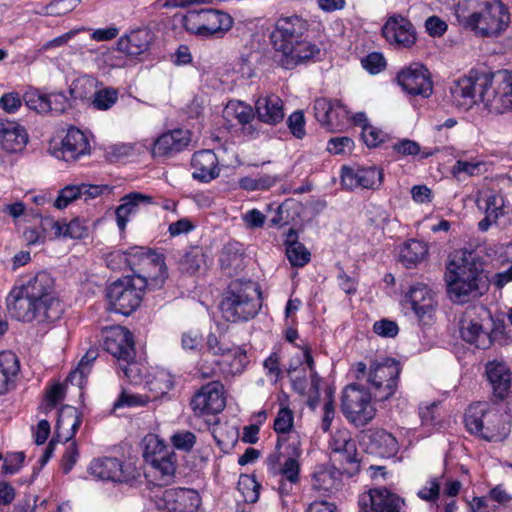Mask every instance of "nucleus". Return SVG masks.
Returning <instances> with one entry per match:
<instances>
[{
	"label": "nucleus",
	"mask_w": 512,
	"mask_h": 512,
	"mask_svg": "<svg viewBox=\"0 0 512 512\" xmlns=\"http://www.w3.org/2000/svg\"><path fill=\"white\" fill-rule=\"evenodd\" d=\"M204 263V254L201 248L191 247L178 260V269L183 274L194 275Z\"/></svg>",
	"instance_id": "obj_41"
},
{
	"label": "nucleus",
	"mask_w": 512,
	"mask_h": 512,
	"mask_svg": "<svg viewBox=\"0 0 512 512\" xmlns=\"http://www.w3.org/2000/svg\"><path fill=\"white\" fill-rule=\"evenodd\" d=\"M293 421L292 410L287 407L281 408L274 420V430L279 434L278 436H286L293 428Z\"/></svg>",
	"instance_id": "obj_47"
},
{
	"label": "nucleus",
	"mask_w": 512,
	"mask_h": 512,
	"mask_svg": "<svg viewBox=\"0 0 512 512\" xmlns=\"http://www.w3.org/2000/svg\"><path fill=\"white\" fill-rule=\"evenodd\" d=\"M228 108L233 110L235 118L242 125L250 124L256 115L255 109L252 106L241 101L230 102Z\"/></svg>",
	"instance_id": "obj_50"
},
{
	"label": "nucleus",
	"mask_w": 512,
	"mask_h": 512,
	"mask_svg": "<svg viewBox=\"0 0 512 512\" xmlns=\"http://www.w3.org/2000/svg\"><path fill=\"white\" fill-rule=\"evenodd\" d=\"M223 385L212 381L203 385L191 399L190 405L196 416L213 415L225 408Z\"/></svg>",
	"instance_id": "obj_17"
},
{
	"label": "nucleus",
	"mask_w": 512,
	"mask_h": 512,
	"mask_svg": "<svg viewBox=\"0 0 512 512\" xmlns=\"http://www.w3.org/2000/svg\"><path fill=\"white\" fill-rule=\"evenodd\" d=\"M261 308L260 293L253 281H231L223 295L220 310L229 322L254 318Z\"/></svg>",
	"instance_id": "obj_4"
},
{
	"label": "nucleus",
	"mask_w": 512,
	"mask_h": 512,
	"mask_svg": "<svg viewBox=\"0 0 512 512\" xmlns=\"http://www.w3.org/2000/svg\"><path fill=\"white\" fill-rule=\"evenodd\" d=\"M170 440L176 449L184 452H190L196 443V436L190 431L182 430L175 432L170 437Z\"/></svg>",
	"instance_id": "obj_51"
},
{
	"label": "nucleus",
	"mask_w": 512,
	"mask_h": 512,
	"mask_svg": "<svg viewBox=\"0 0 512 512\" xmlns=\"http://www.w3.org/2000/svg\"><path fill=\"white\" fill-rule=\"evenodd\" d=\"M368 439L370 452L380 457L394 456L398 450L396 438L383 429L371 431Z\"/></svg>",
	"instance_id": "obj_35"
},
{
	"label": "nucleus",
	"mask_w": 512,
	"mask_h": 512,
	"mask_svg": "<svg viewBox=\"0 0 512 512\" xmlns=\"http://www.w3.org/2000/svg\"><path fill=\"white\" fill-rule=\"evenodd\" d=\"M261 488L253 476L244 475L240 477L238 489L242 492L245 502L255 503L259 498V490Z\"/></svg>",
	"instance_id": "obj_46"
},
{
	"label": "nucleus",
	"mask_w": 512,
	"mask_h": 512,
	"mask_svg": "<svg viewBox=\"0 0 512 512\" xmlns=\"http://www.w3.org/2000/svg\"><path fill=\"white\" fill-rule=\"evenodd\" d=\"M81 0H53L39 12L45 16H61L74 10Z\"/></svg>",
	"instance_id": "obj_45"
},
{
	"label": "nucleus",
	"mask_w": 512,
	"mask_h": 512,
	"mask_svg": "<svg viewBox=\"0 0 512 512\" xmlns=\"http://www.w3.org/2000/svg\"><path fill=\"white\" fill-rule=\"evenodd\" d=\"M373 331L382 337H395L398 334L399 328L396 322L382 319L374 323Z\"/></svg>",
	"instance_id": "obj_61"
},
{
	"label": "nucleus",
	"mask_w": 512,
	"mask_h": 512,
	"mask_svg": "<svg viewBox=\"0 0 512 512\" xmlns=\"http://www.w3.org/2000/svg\"><path fill=\"white\" fill-rule=\"evenodd\" d=\"M28 142L26 129L15 121L0 119V146L3 150L16 153L22 151Z\"/></svg>",
	"instance_id": "obj_25"
},
{
	"label": "nucleus",
	"mask_w": 512,
	"mask_h": 512,
	"mask_svg": "<svg viewBox=\"0 0 512 512\" xmlns=\"http://www.w3.org/2000/svg\"><path fill=\"white\" fill-rule=\"evenodd\" d=\"M362 65L371 74H377L385 68L386 60L382 54L373 52L362 59Z\"/></svg>",
	"instance_id": "obj_58"
},
{
	"label": "nucleus",
	"mask_w": 512,
	"mask_h": 512,
	"mask_svg": "<svg viewBox=\"0 0 512 512\" xmlns=\"http://www.w3.org/2000/svg\"><path fill=\"white\" fill-rule=\"evenodd\" d=\"M152 41V36L147 29H137L122 36L117 43L118 50L129 56H138L146 52Z\"/></svg>",
	"instance_id": "obj_33"
},
{
	"label": "nucleus",
	"mask_w": 512,
	"mask_h": 512,
	"mask_svg": "<svg viewBox=\"0 0 512 512\" xmlns=\"http://www.w3.org/2000/svg\"><path fill=\"white\" fill-rule=\"evenodd\" d=\"M19 369V361L14 353H0V395L6 393L13 385Z\"/></svg>",
	"instance_id": "obj_37"
},
{
	"label": "nucleus",
	"mask_w": 512,
	"mask_h": 512,
	"mask_svg": "<svg viewBox=\"0 0 512 512\" xmlns=\"http://www.w3.org/2000/svg\"><path fill=\"white\" fill-rule=\"evenodd\" d=\"M255 112L260 122L276 125L284 119L283 101L275 94L260 96L255 101Z\"/></svg>",
	"instance_id": "obj_28"
},
{
	"label": "nucleus",
	"mask_w": 512,
	"mask_h": 512,
	"mask_svg": "<svg viewBox=\"0 0 512 512\" xmlns=\"http://www.w3.org/2000/svg\"><path fill=\"white\" fill-rule=\"evenodd\" d=\"M189 132L174 129L160 135L154 142L152 155L154 157H171L183 151L190 143Z\"/></svg>",
	"instance_id": "obj_24"
},
{
	"label": "nucleus",
	"mask_w": 512,
	"mask_h": 512,
	"mask_svg": "<svg viewBox=\"0 0 512 512\" xmlns=\"http://www.w3.org/2000/svg\"><path fill=\"white\" fill-rule=\"evenodd\" d=\"M398 84L410 95L429 97L433 92L430 73L421 64H411L397 74Z\"/></svg>",
	"instance_id": "obj_18"
},
{
	"label": "nucleus",
	"mask_w": 512,
	"mask_h": 512,
	"mask_svg": "<svg viewBox=\"0 0 512 512\" xmlns=\"http://www.w3.org/2000/svg\"><path fill=\"white\" fill-rule=\"evenodd\" d=\"M85 234L86 227L78 219H73L68 224L64 223L62 236L81 239Z\"/></svg>",
	"instance_id": "obj_64"
},
{
	"label": "nucleus",
	"mask_w": 512,
	"mask_h": 512,
	"mask_svg": "<svg viewBox=\"0 0 512 512\" xmlns=\"http://www.w3.org/2000/svg\"><path fill=\"white\" fill-rule=\"evenodd\" d=\"M481 314L485 316L486 325L489 327L488 336L491 339V345L503 338L505 333V324L502 320H494L491 314L484 308H481Z\"/></svg>",
	"instance_id": "obj_54"
},
{
	"label": "nucleus",
	"mask_w": 512,
	"mask_h": 512,
	"mask_svg": "<svg viewBox=\"0 0 512 512\" xmlns=\"http://www.w3.org/2000/svg\"><path fill=\"white\" fill-rule=\"evenodd\" d=\"M440 493V481L433 478L418 492V496L425 501H436Z\"/></svg>",
	"instance_id": "obj_62"
},
{
	"label": "nucleus",
	"mask_w": 512,
	"mask_h": 512,
	"mask_svg": "<svg viewBox=\"0 0 512 512\" xmlns=\"http://www.w3.org/2000/svg\"><path fill=\"white\" fill-rule=\"evenodd\" d=\"M103 346L105 351L127 364L121 369L129 377L128 365L133 364L136 355L132 333L122 326L112 327L104 338Z\"/></svg>",
	"instance_id": "obj_13"
},
{
	"label": "nucleus",
	"mask_w": 512,
	"mask_h": 512,
	"mask_svg": "<svg viewBox=\"0 0 512 512\" xmlns=\"http://www.w3.org/2000/svg\"><path fill=\"white\" fill-rule=\"evenodd\" d=\"M152 197L140 192H131L122 197L120 204L115 211L117 225L120 230H124L128 222V217L138 211L141 204L149 205L152 203Z\"/></svg>",
	"instance_id": "obj_34"
},
{
	"label": "nucleus",
	"mask_w": 512,
	"mask_h": 512,
	"mask_svg": "<svg viewBox=\"0 0 512 512\" xmlns=\"http://www.w3.org/2000/svg\"><path fill=\"white\" fill-rule=\"evenodd\" d=\"M6 308L11 318L24 323L53 322L58 319L52 318L45 307L17 286L13 287L6 297Z\"/></svg>",
	"instance_id": "obj_10"
},
{
	"label": "nucleus",
	"mask_w": 512,
	"mask_h": 512,
	"mask_svg": "<svg viewBox=\"0 0 512 512\" xmlns=\"http://www.w3.org/2000/svg\"><path fill=\"white\" fill-rule=\"evenodd\" d=\"M407 300L418 319L424 324L432 321L435 313V294L424 284L411 286L407 293Z\"/></svg>",
	"instance_id": "obj_23"
},
{
	"label": "nucleus",
	"mask_w": 512,
	"mask_h": 512,
	"mask_svg": "<svg viewBox=\"0 0 512 512\" xmlns=\"http://www.w3.org/2000/svg\"><path fill=\"white\" fill-rule=\"evenodd\" d=\"M428 254V247L425 243L411 239L400 249L399 261L406 268H413L424 260Z\"/></svg>",
	"instance_id": "obj_39"
},
{
	"label": "nucleus",
	"mask_w": 512,
	"mask_h": 512,
	"mask_svg": "<svg viewBox=\"0 0 512 512\" xmlns=\"http://www.w3.org/2000/svg\"><path fill=\"white\" fill-rule=\"evenodd\" d=\"M488 329L485 316L481 311L477 313L475 308L467 310L459 322L461 338L479 349H487L491 346Z\"/></svg>",
	"instance_id": "obj_15"
},
{
	"label": "nucleus",
	"mask_w": 512,
	"mask_h": 512,
	"mask_svg": "<svg viewBox=\"0 0 512 512\" xmlns=\"http://www.w3.org/2000/svg\"><path fill=\"white\" fill-rule=\"evenodd\" d=\"M329 445L332 451V457H336L338 452L341 451L346 452L348 456L357 451L355 441L351 438L348 430L336 431L332 435Z\"/></svg>",
	"instance_id": "obj_42"
},
{
	"label": "nucleus",
	"mask_w": 512,
	"mask_h": 512,
	"mask_svg": "<svg viewBox=\"0 0 512 512\" xmlns=\"http://www.w3.org/2000/svg\"><path fill=\"white\" fill-rule=\"evenodd\" d=\"M145 461L163 477H172L176 470V454L156 436L146 438L143 452Z\"/></svg>",
	"instance_id": "obj_16"
},
{
	"label": "nucleus",
	"mask_w": 512,
	"mask_h": 512,
	"mask_svg": "<svg viewBox=\"0 0 512 512\" xmlns=\"http://www.w3.org/2000/svg\"><path fill=\"white\" fill-rule=\"evenodd\" d=\"M361 136L368 147H376L383 141L382 132L369 124L363 126Z\"/></svg>",
	"instance_id": "obj_63"
},
{
	"label": "nucleus",
	"mask_w": 512,
	"mask_h": 512,
	"mask_svg": "<svg viewBox=\"0 0 512 512\" xmlns=\"http://www.w3.org/2000/svg\"><path fill=\"white\" fill-rule=\"evenodd\" d=\"M313 109L318 122L329 131L340 129L348 118V111L339 100L316 99Z\"/></svg>",
	"instance_id": "obj_21"
},
{
	"label": "nucleus",
	"mask_w": 512,
	"mask_h": 512,
	"mask_svg": "<svg viewBox=\"0 0 512 512\" xmlns=\"http://www.w3.org/2000/svg\"><path fill=\"white\" fill-rule=\"evenodd\" d=\"M459 24L480 37L499 36L510 23L508 8L500 0H463Z\"/></svg>",
	"instance_id": "obj_2"
},
{
	"label": "nucleus",
	"mask_w": 512,
	"mask_h": 512,
	"mask_svg": "<svg viewBox=\"0 0 512 512\" xmlns=\"http://www.w3.org/2000/svg\"><path fill=\"white\" fill-rule=\"evenodd\" d=\"M81 198V190L78 185H68L59 191L54 206L58 209L66 208L73 201Z\"/></svg>",
	"instance_id": "obj_53"
},
{
	"label": "nucleus",
	"mask_w": 512,
	"mask_h": 512,
	"mask_svg": "<svg viewBox=\"0 0 512 512\" xmlns=\"http://www.w3.org/2000/svg\"><path fill=\"white\" fill-rule=\"evenodd\" d=\"M400 366L394 360L372 363L368 373L370 391L376 401H385L394 395L400 374Z\"/></svg>",
	"instance_id": "obj_12"
},
{
	"label": "nucleus",
	"mask_w": 512,
	"mask_h": 512,
	"mask_svg": "<svg viewBox=\"0 0 512 512\" xmlns=\"http://www.w3.org/2000/svg\"><path fill=\"white\" fill-rule=\"evenodd\" d=\"M487 379L493 388V395L498 400H503L511 387V372L503 361H489L485 366Z\"/></svg>",
	"instance_id": "obj_26"
},
{
	"label": "nucleus",
	"mask_w": 512,
	"mask_h": 512,
	"mask_svg": "<svg viewBox=\"0 0 512 512\" xmlns=\"http://www.w3.org/2000/svg\"><path fill=\"white\" fill-rule=\"evenodd\" d=\"M307 30V21L298 15L280 17L276 21L270 40L283 68L293 69L319 54L320 49L306 41Z\"/></svg>",
	"instance_id": "obj_1"
},
{
	"label": "nucleus",
	"mask_w": 512,
	"mask_h": 512,
	"mask_svg": "<svg viewBox=\"0 0 512 512\" xmlns=\"http://www.w3.org/2000/svg\"><path fill=\"white\" fill-rule=\"evenodd\" d=\"M82 423V415L77 408L69 405L63 406L58 412L55 426V438L57 441L69 442L77 433Z\"/></svg>",
	"instance_id": "obj_27"
},
{
	"label": "nucleus",
	"mask_w": 512,
	"mask_h": 512,
	"mask_svg": "<svg viewBox=\"0 0 512 512\" xmlns=\"http://www.w3.org/2000/svg\"><path fill=\"white\" fill-rule=\"evenodd\" d=\"M89 141L85 134L78 128L68 129L62 140V157L65 161H75L80 156L89 153Z\"/></svg>",
	"instance_id": "obj_32"
},
{
	"label": "nucleus",
	"mask_w": 512,
	"mask_h": 512,
	"mask_svg": "<svg viewBox=\"0 0 512 512\" xmlns=\"http://www.w3.org/2000/svg\"><path fill=\"white\" fill-rule=\"evenodd\" d=\"M287 125L294 137L302 139L305 136V117L302 111L293 112L287 119Z\"/></svg>",
	"instance_id": "obj_56"
},
{
	"label": "nucleus",
	"mask_w": 512,
	"mask_h": 512,
	"mask_svg": "<svg viewBox=\"0 0 512 512\" xmlns=\"http://www.w3.org/2000/svg\"><path fill=\"white\" fill-rule=\"evenodd\" d=\"M98 355L97 349H89L80 360L77 368L69 373L66 382L81 387L86 376L91 371L92 363L97 359Z\"/></svg>",
	"instance_id": "obj_40"
},
{
	"label": "nucleus",
	"mask_w": 512,
	"mask_h": 512,
	"mask_svg": "<svg viewBox=\"0 0 512 512\" xmlns=\"http://www.w3.org/2000/svg\"><path fill=\"white\" fill-rule=\"evenodd\" d=\"M144 260V267L138 269L139 274L134 277L146 276L147 287L149 285L161 286L168 277L164 256L150 249Z\"/></svg>",
	"instance_id": "obj_31"
},
{
	"label": "nucleus",
	"mask_w": 512,
	"mask_h": 512,
	"mask_svg": "<svg viewBox=\"0 0 512 512\" xmlns=\"http://www.w3.org/2000/svg\"><path fill=\"white\" fill-rule=\"evenodd\" d=\"M487 73L470 71L468 76L459 78L450 88L453 100L459 106L472 107L480 102L481 90L487 85Z\"/></svg>",
	"instance_id": "obj_14"
},
{
	"label": "nucleus",
	"mask_w": 512,
	"mask_h": 512,
	"mask_svg": "<svg viewBox=\"0 0 512 512\" xmlns=\"http://www.w3.org/2000/svg\"><path fill=\"white\" fill-rule=\"evenodd\" d=\"M118 99V92L115 89H102L95 93L93 105L99 110H107L112 107Z\"/></svg>",
	"instance_id": "obj_52"
},
{
	"label": "nucleus",
	"mask_w": 512,
	"mask_h": 512,
	"mask_svg": "<svg viewBox=\"0 0 512 512\" xmlns=\"http://www.w3.org/2000/svg\"><path fill=\"white\" fill-rule=\"evenodd\" d=\"M182 24L186 31L200 36L222 37L233 25L232 17L221 10H191L183 16Z\"/></svg>",
	"instance_id": "obj_7"
},
{
	"label": "nucleus",
	"mask_w": 512,
	"mask_h": 512,
	"mask_svg": "<svg viewBox=\"0 0 512 512\" xmlns=\"http://www.w3.org/2000/svg\"><path fill=\"white\" fill-rule=\"evenodd\" d=\"M17 287L45 307L52 318H60L63 308L56 296L54 279L48 272H38L26 283Z\"/></svg>",
	"instance_id": "obj_11"
},
{
	"label": "nucleus",
	"mask_w": 512,
	"mask_h": 512,
	"mask_svg": "<svg viewBox=\"0 0 512 512\" xmlns=\"http://www.w3.org/2000/svg\"><path fill=\"white\" fill-rule=\"evenodd\" d=\"M487 85L481 90L480 102L491 113L512 110V74L507 70L487 73Z\"/></svg>",
	"instance_id": "obj_8"
},
{
	"label": "nucleus",
	"mask_w": 512,
	"mask_h": 512,
	"mask_svg": "<svg viewBox=\"0 0 512 512\" xmlns=\"http://www.w3.org/2000/svg\"><path fill=\"white\" fill-rule=\"evenodd\" d=\"M284 243L287 258L292 266L303 267L310 261V252L304 244L298 241V233L295 229H289Z\"/></svg>",
	"instance_id": "obj_36"
},
{
	"label": "nucleus",
	"mask_w": 512,
	"mask_h": 512,
	"mask_svg": "<svg viewBox=\"0 0 512 512\" xmlns=\"http://www.w3.org/2000/svg\"><path fill=\"white\" fill-rule=\"evenodd\" d=\"M65 389L61 383L54 384L46 393V403L44 410L47 413L55 408V406L64 398Z\"/></svg>",
	"instance_id": "obj_60"
},
{
	"label": "nucleus",
	"mask_w": 512,
	"mask_h": 512,
	"mask_svg": "<svg viewBox=\"0 0 512 512\" xmlns=\"http://www.w3.org/2000/svg\"><path fill=\"white\" fill-rule=\"evenodd\" d=\"M446 283L450 298L464 303L481 296L488 289V278L484 275L483 262L474 252H465L461 262H450Z\"/></svg>",
	"instance_id": "obj_3"
},
{
	"label": "nucleus",
	"mask_w": 512,
	"mask_h": 512,
	"mask_svg": "<svg viewBox=\"0 0 512 512\" xmlns=\"http://www.w3.org/2000/svg\"><path fill=\"white\" fill-rule=\"evenodd\" d=\"M465 426L472 434L492 442L507 436L501 415L496 411H488L487 404L478 402L467 409L464 416Z\"/></svg>",
	"instance_id": "obj_6"
},
{
	"label": "nucleus",
	"mask_w": 512,
	"mask_h": 512,
	"mask_svg": "<svg viewBox=\"0 0 512 512\" xmlns=\"http://www.w3.org/2000/svg\"><path fill=\"white\" fill-rule=\"evenodd\" d=\"M174 383L169 373L160 371L149 382L150 390L155 393L154 397L166 394L173 387Z\"/></svg>",
	"instance_id": "obj_48"
},
{
	"label": "nucleus",
	"mask_w": 512,
	"mask_h": 512,
	"mask_svg": "<svg viewBox=\"0 0 512 512\" xmlns=\"http://www.w3.org/2000/svg\"><path fill=\"white\" fill-rule=\"evenodd\" d=\"M191 165L194 169L193 178L201 182H210L219 175L218 158L212 150L195 152Z\"/></svg>",
	"instance_id": "obj_30"
},
{
	"label": "nucleus",
	"mask_w": 512,
	"mask_h": 512,
	"mask_svg": "<svg viewBox=\"0 0 512 512\" xmlns=\"http://www.w3.org/2000/svg\"><path fill=\"white\" fill-rule=\"evenodd\" d=\"M372 395L371 391H367L359 384L353 383L345 387L341 410L355 426H365L375 417L376 409L371 404Z\"/></svg>",
	"instance_id": "obj_9"
},
{
	"label": "nucleus",
	"mask_w": 512,
	"mask_h": 512,
	"mask_svg": "<svg viewBox=\"0 0 512 512\" xmlns=\"http://www.w3.org/2000/svg\"><path fill=\"white\" fill-rule=\"evenodd\" d=\"M358 181L361 188L375 189L382 184L383 172L376 167L359 168Z\"/></svg>",
	"instance_id": "obj_44"
},
{
	"label": "nucleus",
	"mask_w": 512,
	"mask_h": 512,
	"mask_svg": "<svg viewBox=\"0 0 512 512\" xmlns=\"http://www.w3.org/2000/svg\"><path fill=\"white\" fill-rule=\"evenodd\" d=\"M89 469L93 476L101 480L125 482L129 479L123 463L117 458L104 457L93 460Z\"/></svg>",
	"instance_id": "obj_29"
},
{
	"label": "nucleus",
	"mask_w": 512,
	"mask_h": 512,
	"mask_svg": "<svg viewBox=\"0 0 512 512\" xmlns=\"http://www.w3.org/2000/svg\"><path fill=\"white\" fill-rule=\"evenodd\" d=\"M23 98L26 105L37 112H48L52 108L48 96L40 94L38 91L27 92Z\"/></svg>",
	"instance_id": "obj_49"
},
{
	"label": "nucleus",
	"mask_w": 512,
	"mask_h": 512,
	"mask_svg": "<svg viewBox=\"0 0 512 512\" xmlns=\"http://www.w3.org/2000/svg\"><path fill=\"white\" fill-rule=\"evenodd\" d=\"M243 253L234 249L232 245L225 246L220 256L221 267L227 270L229 274L242 270L244 267Z\"/></svg>",
	"instance_id": "obj_43"
},
{
	"label": "nucleus",
	"mask_w": 512,
	"mask_h": 512,
	"mask_svg": "<svg viewBox=\"0 0 512 512\" xmlns=\"http://www.w3.org/2000/svg\"><path fill=\"white\" fill-rule=\"evenodd\" d=\"M201 503L199 494L186 488H171L157 496L156 505L167 512H195Z\"/></svg>",
	"instance_id": "obj_19"
},
{
	"label": "nucleus",
	"mask_w": 512,
	"mask_h": 512,
	"mask_svg": "<svg viewBox=\"0 0 512 512\" xmlns=\"http://www.w3.org/2000/svg\"><path fill=\"white\" fill-rule=\"evenodd\" d=\"M359 506L369 512H401L404 499L386 488H374L360 496Z\"/></svg>",
	"instance_id": "obj_20"
},
{
	"label": "nucleus",
	"mask_w": 512,
	"mask_h": 512,
	"mask_svg": "<svg viewBox=\"0 0 512 512\" xmlns=\"http://www.w3.org/2000/svg\"><path fill=\"white\" fill-rule=\"evenodd\" d=\"M300 465L294 457H288L280 469V473L291 484H296L299 481Z\"/></svg>",
	"instance_id": "obj_59"
},
{
	"label": "nucleus",
	"mask_w": 512,
	"mask_h": 512,
	"mask_svg": "<svg viewBox=\"0 0 512 512\" xmlns=\"http://www.w3.org/2000/svg\"><path fill=\"white\" fill-rule=\"evenodd\" d=\"M340 484V472L335 468L320 466L313 473L312 487L317 491L332 492L337 490Z\"/></svg>",
	"instance_id": "obj_38"
},
{
	"label": "nucleus",
	"mask_w": 512,
	"mask_h": 512,
	"mask_svg": "<svg viewBox=\"0 0 512 512\" xmlns=\"http://www.w3.org/2000/svg\"><path fill=\"white\" fill-rule=\"evenodd\" d=\"M79 457L78 447L75 441H72L66 448L62 460L61 468L63 473L68 474L74 465L76 464Z\"/></svg>",
	"instance_id": "obj_57"
},
{
	"label": "nucleus",
	"mask_w": 512,
	"mask_h": 512,
	"mask_svg": "<svg viewBox=\"0 0 512 512\" xmlns=\"http://www.w3.org/2000/svg\"><path fill=\"white\" fill-rule=\"evenodd\" d=\"M382 35L390 44L404 48L411 47L416 41L412 23L401 15H394L387 19L382 27Z\"/></svg>",
	"instance_id": "obj_22"
},
{
	"label": "nucleus",
	"mask_w": 512,
	"mask_h": 512,
	"mask_svg": "<svg viewBox=\"0 0 512 512\" xmlns=\"http://www.w3.org/2000/svg\"><path fill=\"white\" fill-rule=\"evenodd\" d=\"M149 250L144 247H133L127 252L126 261L136 275L139 274L138 269L144 267V259L148 256Z\"/></svg>",
	"instance_id": "obj_55"
},
{
	"label": "nucleus",
	"mask_w": 512,
	"mask_h": 512,
	"mask_svg": "<svg viewBox=\"0 0 512 512\" xmlns=\"http://www.w3.org/2000/svg\"><path fill=\"white\" fill-rule=\"evenodd\" d=\"M147 277H124L118 279L107 288V299L111 310L128 316L140 305Z\"/></svg>",
	"instance_id": "obj_5"
}]
</instances>
